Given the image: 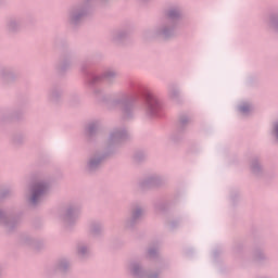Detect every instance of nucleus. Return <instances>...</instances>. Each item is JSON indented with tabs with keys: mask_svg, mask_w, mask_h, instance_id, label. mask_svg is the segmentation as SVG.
<instances>
[{
	"mask_svg": "<svg viewBox=\"0 0 278 278\" xmlns=\"http://www.w3.org/2000/svg\"><path fill=\"white\" fill-rule=\"evenodd\" d=\"M232 251L235 255H242V253L244 252V242H236L232 247Z\"/></svg>",
	"mask_w": 278,
	"mask_h": 278,
	"instance_id": "nucleus-32",
	"label": "nucleus"
},
{
	"mask_svg": "<svg viewBox=\"0 0 278 278\" xmlns=\"http://www.w3.org/2000/svg\"><path fill=\"white\" fill-rule=\"evenodd\" d=\"M14 197V189L12 187L0 188V203L8 201Z\"/></svg>",
	"mask_w": 278,
	"mask_h": 278,
	"instance_id": "nucleus-26",
	"label": "nucleus"
},
{
	"mask_svg": "<svg viewBox=\"0 0 278 278\" xmlns=\"http://www.w3.org/2000/svg\"><path fill=\"white\" fill-rule=\"evenodd\" d=\"M132 162H135V164L147 162V152L144 150H136L132 154Z\"/></svg>",
	"mask_w": 278,
	"mask_h": 278,
	"instance_id": "nucleus-27",
	"label": "nucleus"
},
{
	"mask_svg": "<svg viewBox=\"0 0 278 278\" xmlns=\"http://www.w3.org/2000/svg\"><path fill=\"white\" fill-rule=\"evenodd\" d=\"M154 207L157 212H166V210H168V203L159 200L154 203Z\"/></svg>",
	"mask_w": 278,
	"mask_h": 278,
	"instance_id": "nucleus-33",
	"label": "nucleus"
},
{
	"mask_svg": "<svg viewBox=\"0 0 278 278\" xmlns=\"http://www.w3.org/2000/svg\"><path fill=\"white\" fill-rule=\"evenodd\" d=\"M23 116H25V103L3 109L0 111V127L14 123V121H23Z\"/></svg>",
	"mask_w": 278,
	"mask_h": 278,
	"instance_id": "nucleus-12",
	"label": "nucleus"
},
{
	"mask_svg": "<svg viewBox=\"0 0 278 278\" xmlns=\"http://www.w3.org/2000/svg\"><path fill=\"white\" fill-rule=\"evenodd\" d=\"M168 184V179L166 177L154 174L148 176L139 181V189L141 192H147L149 190H156L157 188H163Z\"/></svg>",
	"mask_w": 278,
	"mask_h": 278,
	"instance_id": "nucleus-15",
	"label": "nucleus"
},
{
	"mask_svg": "<svg viewBox=\"0 0 278 278\" xmlns=\"http://www.w3.org/2000/svg\"><path fill=\"white\" fill-rule=\"evenodd\" d=\"M252 260L256 264H268L270 257L266 254V243L264 241L256 242L252 249Z\"/></svg>",
	"mask_w": 278,
	"mask_h": 278,
	"instance_id": "nucleus-17",
	"label": "nucleus"
},
{
	"mask_svg": "<svg viewBox=\"0 0 278 278\" xmlns=\"http://www.w3.org/2000/svg\"><path fill=\"white\" fill-rule=\"evenodd\" d=\"M126 89L128 93L121 91L117 98L111 100L110 96L103 92V89L94 88L93 97L99 103H105L109 108L119 110L123 121H134L136 105L142 108L148 118H162L164 116V102L151 90L135 80H128Z\"/></svg>",
	"mask_w": 278,
	"mask_h": 278,
	"instance_id": "nucleus-1",
	"label": "nucleus"
},
{
	"mask_svg": "<svg viewBox=\"0 0 278 278\" xmlns=\"http://www.w3.org/2000/svg\"><path fill=\"white\" fill-rule=\"evenodd\" d=\"M105 226L101 220H91L89 224V232L93 238H103Z\"/></svg>",
	"mask_w": 278,
	"mask_h": 278,
	"instance_id": "nucleus-24",
	"label": "nucleus"
},
{
	"mask_svg": "<svg viewBox=\"0 0 278 278\" xmlns=\"http://www.w3.org/2000/svg\"><path fill=\"white\" fill-rule=\"evenodd\" d=\"M21 78V72L14 65H0V79L4 88L9 86H14L16 81Z\"/></svg>",
	"mask_w": 278,
	"mask_h": 278,
	"instance_id": "nucleus-14",
	"label": "nucleus"
},
{
	"mask_svg": "<svg viewBox=\"0 0 278 278\" xmlns=\"http://www.w3.org/2000/svg\"><path fill=\"white\" fill-rule=\"evenodd\" d=\"M21 225H23L22 212L0 208V227H3L7 233H14Z\"/></svg>",
	"mask_w": 278,
	"mask_h": 278,
	"instance_id": "nucleus-7",
	"label": "nucleus"
},
{
	"mask_svg": "<svg viewBox=\"0 0 278 278\" xmlns=\"http://www.w3.org/2000/svg\"><path fill=\"white\" fill-rule=\"evenodd\" d=\"M147 211L142 204L135 202L130 205L128 216L124 219V229L126 231H136L138 225L144 220Z\"/></svg>",
	"mask_w": 278,
	"mask_h": 278,
	"instance_id": "nucleus-8",
	"label": "nucleus"
},
{
	"mask_svg": "<svg viewBox=\"0 0 278 278\" xmlns=\"http://www.w3.org/2000/svg\"><path fill=\"white\" fill-rule=\"evenodd\" d=\"M239 112H241V114L247 116V114H249V112H251V106L249 104L239 105Z\"/></svg>",
	"mask_w": 278,
	"mask_h": 278,
	"instance_id": "nucleus-37",
	"label": "nucleus"
},
{
	"mask_svg": "<svg viewBox=\"0 0 278 278\" xmlns=\"http://www.w3.org/2000/svg\"><path fill=\"white\" fill-rule=\"evenodd\" d=\"M165 18L159 22L153 29H146L142 34L144 40L157 38L164 42H170L177 38V27L184 21V12L179 7H170L164 12Z\"/></svg>",
	"mask_w": 278,
	"mask_h": 278,
	"instance_id": "nucleus-3",
	"label": "nucleus"
},
{
	"mask_svg": "<svg viewBox=\"0 0 278 278\" xmlns=\"http://www.w3.org/2000/svg\"><path fill=\"white\" fill-rule=\"evenodd\" d=\"M25 25V17L16 16L7 20L5 29L10 36H16Z\"/></svg>",
	"mask_w": 278,
	"mask_h": 278,
	"instance_id": "nucleus-20",
	"label": "nucleus"
},
{
	"mask_svg": "<svg viewBox=\"0 0 278 278\" xmlns=\"http://www.w3.org/2000/svg\"><path fill=\"white\" fill-rule=\"evenodd\" d=\"M250 173L253 177L257 179H262L264 177V161H262V156L255 154L250 157Z\"/></svg>",
	"mask_w": 278,
	"mask_h": 278,
	"instance_id": "nucleus-18",
	"label": "nucleus"
},
{
	"mask_svg": "<svg viewBox=\"0 0 278 278\" xmlns=\"http://www.w3.org/2000/svg\"><path fill=\"white\" fill-rule=\"evenodd\" d=\"M179 225H181V219H179V218L173 219L172 222H169L170 231H175V229H177L179 227Z\"/></svg>",
	"mask_w": 278,
	"mask_h": 278,
	"instance_id": "nucleus-35",
	"label": "nucleus"
},
{
	"mask_svg": "<svg viewBox=\"0 0 278 278\" xmlns=\"http://www.w3.org/2000/svg\"><path fill=\"white\" fill-rule=\"evenodd\" d=\"M230 199L232 201V204L236 205V202L238 201V199H240V193L239 192H235L230 195Z\"/></svg>",
	"mask_w": 278,
	"mask_h": 278,
	"instance_id": "nucleus-38",
	"label": "nucleus"
},
{
	"mask_svg": "<svg viewBox=\"0 0 278 278\" xmlns=\"http://www.w3.org/2000/svg\"><path fill=\"white\" fill-rule=\"evenodd\" d=\"M101 121H92L89 122L86 126H85V137L86 140H88V142H92L97 139V136H99V131H101Z\"/></svg>",
	"mask_w": 278,
	"mask_h": 278,
	"instance_id": "nucleus-21",
	"label": "nucleus"
},
{
	"mask_svg": "<svg viewBox=\"0 0 278 278\" xmlns=\"http://www.w3.org/2000/svg\"><path fill=\"white\" fill-rule=\"evenodd\" d=\"M71 270H73V265L71 264V260L67 257L58 258L52 267L47 268L45 270V275L48 278L60 277L66 278L71 275Z\"/></svg>",
	"mask_w": 278,
	"mask_h": 278,
	"instance_id": "nucleus-10",
	"label": "nucleus"
},
{
	"mask_svg": "<svg viewBox=\"0 0 278 278\" xmlns=\"http://www.w3.org/2000/svg\"><path fill=\"white\" fill-rule=\"evenodd\" d=\"M190 124V118L186 114H181L178 117V123L176 126V132L172 136V140L174 142H179L181 138H184V134L188 129V125Z\"/></svg>",
	"mask_w": 278,
	"mask_h": 278,
	"instance_id": "nucleus-19",
	"label": "nucleus"
},
{
	"mask_svg": "<svg viewBox=\"0 0 278 278\" xmlns=\"http://www.w3.org/2000/svg\"><path fill=\"white\" fill-rule=\"evenodd\" d=\"M54 48L62 51L54 64L55 73L59 75V77H65L66 73H68L73 67V58H75V51L71 49L68 40L60 36L54 38Z\"/></svg>",
	"mask_w": 278,
	"mask_h": 278,
	"instance_id": "nucleus-5",
	"label": "nucleus"
},
{
	"mask_svg": "<svg viewBox=\"0 0 278 278\" xmlns=\"http://www.w3.org/2000/svg\"><path fill=\"white\" fill-rule=\"evenodd\" d=\"M130 36L131 31H129V29L116 30L112 35V42H114V45H125V42L129 40Z\"/></svg>",
	"mask_w": 278,
	"mask_h": 278,
	"instance_id": "nucleus-23",
	"label": "nucleus"
},
{
	"mask_svg": "<svg viewBox=\"0 0 278 278\" xmlns=\"http://www.w3.org/2000/svg\"><path fill=\"white\" fill-rule=\"evenodd\" d=\"M81 214L79 204L71 203L60 210L59 216L65 227H75Z\"/></svg>",
	"mask_w": 278,
	"mask_h": 278,
	"instance_id": "nucleus-11",
	"label": "nucleus"
},
{
	"mask_svg": "<svg viewBox=\"0 0 278 278\" xmlns=\"http://www.w3.org/2000/svg\"><path fill=\"white\" fill-rule=\"evenodd\" d=\"M20 244L35 249V251H41V249L45 248V244L41 241L34 239V237L29 235H22L20 237Z\"/></svg>",
	"mask_w": 278,
	"mask_h": 278,
	"instance_id": "nucleus-22",
	"label": "nucleus"
},
{
	"mask_svg": "<svg viewBox=\"0 0 278 278\" xmlns=\"http://www.w3.org/2000/svg\"><path fill=\"white\" fill-rule=\"evenodd\" d=\"M129 138V134L125 128H114L109 136L106 146L102 150H98L89 155L85 162L84 170L86 175H97L101 168L105 166V162L116 155L118 147Z\"/></svg>",
	"mask_w": 278,
	"mask_h": 278,
	"instance_id": "nucleus-2",
	"label": "nucleus"
},
{
	"mask_svg": "<svg viewBox=\"0 0 278 278\" xmlns=\"http://www.w3.org/2000/svg\"><path fill=\"white\" fill-rule=\"evenodd\" d=\"M70 105H77L79 103V93L72 92L68 97Z\"/></svg>",
	"mask_w": 278,
	"mask_h": 278,
	"instance_id": "nucleus-34",
	"label": "nucleus"
},
{
	"mask_svg": "<svg viewBox=\"0 0 278 278\" xmlns=\"http://www.w3.org/2000/svg\"><path fill=\"white\" fill-rule=\"evenodd\" d=\"M77 255L79 260H86L90 255V250L88 249V245L80 244L77 247Z\"/></svg>",
	"mask_w": 278,
	"mask_h": 278,
	"instance_id": "nucleus-29",
	"label": "nucleus"
},
{
	"mask_svg": "<svg viewBox=\"0 0 278 278\" xmlns=\"http://www.w3.org/2000/svg\"><path fill=\"white\" fill-rule=\"evenodd\" d=\"M213 255H214V258H215V260H218V255H220V250L216 249V250L213 252Z\"/></svg>",
	"mask_w": 278,
	"mask_h": 278,
	"instance_id": "nucleus-40",
	"label": "nucleus"
},
{
	"mask_svg": "<svg viewBox=\"0 0 278 278\" xmlns=\"http://www.w3.org/2000/svg\"><path fill=\"white\" fill-rule=\"evenodd\" d=\"M11 142L14 147H23L25 144V135L22 132H16L12 136Z\"/></svg>",
	"mask_w": 278,
	"mask_h": 278,
	"instance_id": "nucleus-28",
	"label": "nucleus"
},
{
	"mask_svg": "<svg viewBox=\"0 0 278 278\" xmlns=\"http://www.w3.org/2000/svg\"><path fill=\"white\" fill-rule=\"evenodd\" d=\"M0 278H3V264L0 263Z\"/></svg>",
	"mask_w": 278,
	"mask_h": 278,
	"instance_id": "nucleus-41",
	"label": "nucleus"
},
{
	"mask_svg": "<svg viewBox=\"0 0 278 278\" xmlns=\"http://www.w3.org/2000/svg\"><path fill=\"white\" fill-rule=\"evenodd\" d=\"M47 100L50 105H62L64 103V88L62 84L53 83L47 91Z\"/></svg>",
	"mask_w": 278,
	"mask_h": 278,
	"instance_id": "nucleus-16",
	"label": "nucleus"
},
{
	"mask_svg": "<svg viewBox=\"0 0 278 278\" xmlns=\"http://www.w3.org/2000/svg\"><path fill=\"white\" fill-rule=\"evenodd\" d=\"M270 136H271L275 144H278V119H276L271 123Z\"/></svg>",
	"mask_w": 278,
	"mask_h": 278,
	"instance_id": "nucleus-31",
	"label": "nucleus"
},
{
	"mask_svg": "<svg viewBox=\"0 0 278 278\" xmlns=\"http://www.w3.org/2000/svg\"><path fill=\"white\" fill-rule=\"evenodd\" d=\"M92 14V5L89 1L79 2L72 5L67 12V24L72 29H79L84 25V21Z\"/></svg>",
	"mask_w": 278,
	"mask_h": 278,
	"instance_id": "nucleus-6",
	"label": "nucleus"
},
{
	"mask_svg": "<svg viewBox=\"0 0 278 278\" xmlns=\"http://www.w3.org/2000/svg\"><path fill=\"white\" fill-rule=\"evenodd\" d=\"M112 3V0H100L101 8H108Z\"/></svg>",
	"mask_w": 278,
	"mask_h": 278,
	"instance_id": "nucleus-39",
	"label": "nucleus"
},
{
	"mask_svg": "<svg viewBox=\"0 0 278 278\" xmlns=\"http://www.w3.org/2000/svg\"><path fill=\"white\" fill-rule=\"evenodd\" d=\"M98 58L101 59L103 55L99 52H94L88 54L80 63V73L84 75L87 86L94 88V86L102 84V81L106 84V86H114L121 75L116 68L108 67L101 74L90 70V66L97 62Z\"/></svg>",
	"mask_w": 278,
	"mask_h": 278,
	"instance_id": "nucleus-4",
	"label": "nucleus"
},
{
	"mask_svg": "<svg viewBox=\"0 0 278 278\" xmlns=\"http://www.w3.org/2000/svg\"><path fill=\"white\" fill-rule=\"evenodd\" d=\"M128 270L131 277L135 278H160V275H162L160 269H147L142 266V263L138 261H131L129 263Z\"/></svg>",
	"mask_w": 278,
	"mask_h": 278,
	"instance_id": "nucleus-13",
	"label": "nucleus"
},
{
	"mask_svg": "<svg viewBox=\"0 0 278 278\" xmlns=\"http://www.w3.org/2000/svg\"><path fill=\"white\" fill-rule=\"evenodd\" d=\"M147 255L150 260H155V257H157V249L155 248L148 249Z\"/></svg>",
	"mask_w": 278,
	"mask_h": 278,
	"instance_id": "nucleus-36",
	"label": "nucleus"
},
{
	"mask_svg": "<svg viewBox=\"0 0 278 278\" xmlns=\"http://www.w3.org/2000/svg\"><path fill=\"white\" fill-rule=\"evenodd\" d=\"M269 27L274 29V31H278V11L269 15Z\"/></svg>",
	"mask_w": 278,
	"mask_h": 278,
	"instance_id": "nucleus-30",
	"label": "nucleus"
},
{
	"mask_svg": "<svg viewBox=\"0 0 278 278\" xmlns=\"http://www.w3.org/2000/svg\"><path fill=\"white\" fill-rule=\"evenodd\" d=\"M51 192V180H39L30 187V197L28 203L30 207H38L42 203V197Z\"/></svg>",
	"mask_w": 278,
	"mask_h": 278,
	"instance_id": "nucleus-9",
	"label": "nucleus"
},
{
	"mask_svg": "<svg viewBox=\"0 0 278 278\" xmlns=\"http://www.w3.org/2000/svg\"><path fill=\"white\" fill-rule=\"evenodd\" d=\"M168 94L172 101L175 103H181V92L179 91V87L176 85H170L168 87Z\"/></svg>",
	"mask_w": 278,
	"mask_h": 278,
	"instance_id": "nucleus-25",
	"label": "nucleus"
}]
</instances>
